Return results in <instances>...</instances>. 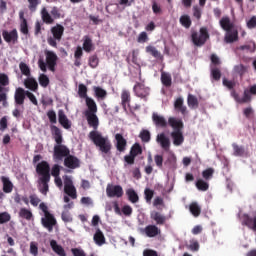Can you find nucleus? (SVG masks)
<instances>
[{
    "label": "nucleus",
    "mask_w": 256,
    "mask_h": 256,
    "mask_svg": "<svg viewBox=\"0 0 256 256\" xmlns=\"http://www.w3.org/2000/svg\"><path fill=\"white\" fill-rule=\"evenodd\" d=\"M89 67H91L92 69H95L99 66V58L97 54H93L89 57Z\"/></svg>",
    "instance_id": "nucleus-47"
},
{
    "label": "nucleus",
    "mask_w": 256,
    "mask_h": 256,
    "mask_svg": "<svg viewBox=\"0 0 256 256\" xmlns=\"http://www.w3.org/2000/svg\"><path fill=\"white\" fill-rule=\"evenodd\" d=\"M142 233L147 235V237L149 238H154L155 236L159 235L160 230L157 226L148 225V226H145L144 230H142Z\"/></svg>",
    "instance_id": "nucleus-22"
},
{
    "label": "nucleus",
    "mask_w": 256,
    "mask_h": 256,
    "mask_svg": "<svg viewBox=\"0 0 256 256\" xmlns=\"http://www.w3.org/2000/svg\"><path fill=\"white\" fill-rule=\"evenodd\" d=\"M214 169L212 167L207 168L202 172V177L204 181H209L213 178Z\"/></svg>",
    "instance_id": "nucleus-48"
},
{
    "label": "nucleus",
    "mask_w": 256,
    "mask_h": 256,
    "mask_svg": "<svg viewBox=\"0 0 256 256\" xmlns=\"http://www.w3.org/2000/svg\"><path fill=\"white\" fill-rule=\"evenodd\" d=\"M237 40H238V32H237V30L227 31L226 36H225V42L227 44H231V43H233V42H235Z\"/></svg>",
    "instance_id": "nucleus-33"
},
{
    "label": "nucleus",
    "mask_w": 256,
    "mask_h": 256,
    "mask_svg": "<svg viewBox=\"0 0 256 256\" xmlns=\"http://www.w3.org/2000/svg\"><path fill=\"white\" fill-rule=\"evenodd\" d=\"M139 138H141L144 143H148L151 140V133L148 130H143L141 134H139Z\"/></svg>",
    "instance_id": "nucleus-55"
},
{
    "label": "nucleus",
    "mask_w": 256,
    "mask_h": 256,
    "mask_svg": "<svg viewBox=\"0 0 256 256\" xmlns=\"http://www.w3.org/2000/svg\"><path fill=\"white\" fill-rule=\"evenodd\" d=\"M171 141L164 133H161V148L165 151H170Z\"/></svg>",
    "instance_id": "nucleus-38"
},
{
    "label": "nucleus",
    "mask_w": 256,
    "mask_h": 256,
    "mask_svg": "<svg viewBox=\"0 0 256 256\" xmlns=\"http://www.w3.org/2000/svg\"><path fill=\"white\" fill-rule=\"evenodd\" d=\"M19 217L25 220H32L33 213L29 211L27 208H21L19 211Z\"/></svg>",
    "instance_id": "nucleus-41"
},
{
    "label": "nucleus",
    "mask_w": 256,
    "mask_h": 256,
    "mask_svg": "<svg viewBox=\"0 0 256 256\" xmlns=\"http://www.w3.org/2000/svg\"><path fill=\"white\" fill-rule=\"evenodd\" d=\"M2 37L4 38V41L8 44H16L18 41V32L16 29H13L12 31L4 30L2 31Z\"/></svg>",
    "instance_id": "nucleus-14"
},
{
    "label": "nucleus",
    "mask_w": 256,
    "mask_h": 256,
    "mask_svg": "<svg viewBox=\"0 0 256 256\" xmlns=\"http://www.w3.org/2000/svg\"><path fill=\"white\" fill-rule=\"evenodd\" d=\"M92 91H94V94H95L97 99L104 100L106 98V96H107L106 90L101 88V87L94 86L92 88Z\"/></svg>",
    "instance_id": "nucleus-36"
},
{
    "label": "nucleus",
    "mask_w": 256,
    "mask_h": 256,
    "mask_svg": "<svg viewBox=\"0 0 256 256\" xmlns=\"http://www.w3.org/2000/svg\"><path fill=\"white\" fill-rule=\"evenodd\" d=\"M19 70L20 72H22V74L25 76V77H30V68L29 66L27 65V63H24V62H20L19 63Z\"/></svg>",
    "instance_id": "nucleus-49"
},
{
    "label": "nucleus",
    "mask_w": 256,
    "mask_h": 256,
    "mask_svg": "<svg viewBox=\"0 0 256 256\" xmlns=\"http://www.w3.org/2000/svg\"><path fill=\"white\" fill-rule=\"evenodd\" d=\"M190 212L195 217H199L200 216V214H201V207L199 206V204H197V202H192L190 204Z\"/></svg>",
    "instance_id": "nucleus-43"
},
{
    "label": "nucleus",
    "mask_w": 256,
    "mask_h": 256,
    "mask_svg": "<svg viewBox=\"0 0 256 256\" xmlns=\"http://www.w3.org/2000/svg\"><path fill=\"white\" fill-rule=\"evenodd\" d=\"M58 120L62 127H64L65 130L71 129V121L66 117L65 112L63 110H59L58 112Z\"/></svg>",
    "instance_id": "nucleus-19"
},
{
    "label": "nucleus",
    "mask_w": 256,
    "mask_h": 256,
    "mask_svg": "<svg viewBox=\"0 0 256 256\" xmlns=\"http://www.w3.org/2000/svg\"><path fill=\"white\" fill-rule=\"evenodd\" d=\"M197 190L206 192L209 190V183L206 180L198 179L195 183Z\"/></svg>",
    "instance_id": "nucleus-37"
},
{
    "label": "nucleus",
    "mask_w": 256,
    "mask_h": 256,
    "mask_svg": "<svg viewBox=\"0 0 256 256\" xmlns=\"http://www.w3.org/2000/svg\"><path fill=\"white\" fill-rule=\"evenodd\" d=\"M180 24L181 26L185 28H190L191 27V20L188 15H183L180 17Z\"/></svg>",
    "instance_id": "nucleus-54"
},
{
    "label": "nucleus",
    "mask_w": 256,
    "mask_h": 256,
    "mask_svg": "<svg viewBox=\"0 0 256 256\" xmlns=\"http://www.w3.org/2000/svg\"><path fill=\"white\" fill-rule=\"evenodd\" d=\"M80 165V159L74 155H70L64 159V166L70 170L78 169L80 168Z\"/></svg>",
    "instance_id": "nucleus-13"
},
{
    "label": "nucleus",
    "mask_w": 256,
    "mask_h": 256,
    "mask_svg": "<svg viewBox=\"0 0 256 256\" xmlns=\"http://www.w3.org/2000/svg\"><path fill=\"white\" fill-rule=\"evenodd\" d=\"M24 86L26 89H29L30 91L34 92L38 91L39 88V84L35 78H26L24 80Z\"/></svg>",
    "instance_id": "nucleus-25"
},
{
    "label": "nucleus",
    "mask_w": 256,
    "mask_h": 256,
    "mask_svg": "<svg viewBox=\"0 0 256 256\" xmlns=\"http://www.w3.org/2000/svg\"><path fill=\"white\" fill-rule=\"evenodd\" d=\"M161 83L166 88L171 87L172 86V76H171V74L162 72L161 73Z\"/></svg>",
    "instance_id": "nucleus-34"
},
{
    "label": "nucleus",
    "mask_w": 256,
    "mask_h": 256,
    "mask_svg": "<svg viewBox=\"0 0 256 256\" xmlns=\"http://www.w3.org/2000/svg\"><path fill=\"white\" fill-rule=\"evenodd\" d=\"M11 220V215L9 212H0V225L9 223Z\"/></svg>",
    "instance_id": "nucleus-53"
},
{
    "label": "nucleus",
    "mask_w": 256,
    "mask_h": 256,
    "mask_svg": "<svg viewBox=\"0 0 256 256\" xmlns=\"http://www.w3.org/2000/svg\"><path fill=\"white\" fill-rule=\"evenodd\" d=\"M85 105H86V107H88V110H86L84 113H97L98 112L97 103L94 101L93 98H85Z\"/></svg>",
    "instance_id": "nucleus-26"
},
{
    "label": "nucleus",
    "mask_w": 256,
    "mask_h": 256,
    "mask_svg": "<svg viewBox=\"0 0 256 256\" xmlns=\"http://www.w3.org/2000/svg\"><path fill=\"white\" fill-rule=\"evenodd\" d=\"M41 16H42L43 22L48 24V25H51L54 22V20L51 17V15L47 12L46 8L42 9Z\"/></svg>",
    "instance_id": "nucleus-42"
},
{
    "label": "nucleus",
    "mask_w": 256,
    "mask_h": 256,
    "mask_svg": "<svg viewBox=\"0 0 256 256\" xmlns=\"http://www.w3.org/2000/svg\"><path fill=\"white\" fill-rule=\"evenodd\" d=\"M126 195H127L128 201H130L132 204L139 203L140 197L135 192V190L133 188L127 189L126 190Z\"/></svg>",
    "instance_id": "nucleus-28"
},
{
    "label": "nucleus",
    "mask_w": 256,
    "mask_h": 256,
    "mask_svg": "<svg viewBox=\"0 0 256 256\" xmlns=\"http://www.w3.org/2000/svg\"><path fill=\"white\" fill-rule=\"evenodd\" d=\"M246 26H248L249 29L256 28V16L251 17L250 20L246 23Z\"/></svg>",
    "instance_id": "nucleus-63"
},
{
    "label": "nucleus",
    "mask_w": 256,
    "mask_h": 256,
    "mask_svg": "<svg viewBox=\"0 0 256 256\" xmlns=\"http://www.w3.org/2000/svg\"><path fill=\"white\" fill-rule=\"evenodd\" d=\"M50 164L46 161H42L36 166V173L41 175L40 179H51Z\"/></svg>",
    "instance_id": "nucleus-9"
},
{
    "label": "nucleus",
    "mask_w": 256,
    "mask_h": 256,
    "mask_svg": "<svg viewBox=\"0 0 256 256\" xmlns=\"http://www.w3.org/2000/svg\"><path fill=\"white\" fill-rule=\"evenodd\" d=\"M71 253L73 256H87L85 251L80 248H72Z\"/></svg>",
    "instance_id": "nucleus-62"
},
{
    "label": "nucleus",
    "mask_w": 256,
    "mask_h": 256,
    "mask_svg": "<svg viewBox=\"0 0 256 256\" xmlns=\"http://www.w3.org/2000/svg\"><path fill=\"white\" fill-rule=\"evenodd\" d=\"M153 197H154V191L152 189H150V188H145V190H144L145 201L148 204H151Z\"/></svg>",
    "instance_id": "nucleus-50"
},
{
    "label": "nucleus",
    "mask_w": 256,
    "mask_h": 256,
    "mask_svg": "<svg viewBox=\"0 0 256 256\" xmlns=\"http://www.w3.org/2000/svg\"><path fill=\"white\" fill-rule=\"evenodd\" d=\"M106 194L109 198H121L124 194L123 187L120 185L108 184L106 187Z\"/></svg>",
    "instance_id": "nucleus-11"
},
{
    "label": "nucleus",
    "mask_w": 256,
    "mask_h": 256,
    "mask_svg": "<svg viewBox=\"0 0 256 256\" xmlns=\"http://www.w3.org/2000/svg\"><path fill=\"white\" fill-rule=\"evenodd\" d=\"M116 150L119 152H124L127 149V140L123 137L121 133L115 134Z\"/></svg>",
    "instance_id": "nucleus-17"
},
{
    "label": "nucleus",
    "mask_w": 256,
    "mask_h": 256,
    "mask_svg": "<svg viewBox=\"0 0 256 256\" xmlns=\"http://www.w3.org/2000/svg\"><path fill=\"white\" fill-rule=\"evenodd\" d=\"M50 175H52L54 178L59 177V175H60V166L58 164H55L52 167V171L50 172Z\"/></svg>",
    "instance_id": "nucleus-61"
},
{
    "label": "nucleus",
    "mask_w": 256,
    "mask_h": 256,
    "mask_svg": "<svg viewBox=\"0 0 256 256\" xmlns=\"http://www.w3.org/2000/svg\"><path fill=\"white\" fill-rule=\"evenodd\" d=\"M47 117H48L49 122L51 124H57V114H56V112H54L53 110H49L47 112Z\"/></svg>",
    "instance_id": "nucleus-57"
},
{
    "label": "nucleus",
    "mask_w": 256,
    "mask_h": 256,
    "mask_svg": "<svg viewBox=\"0 0 256 256\" xmlns=\"http://www.w3.org/2000/svg\"><path fill=\"white\" fill-rule=\"evenodd\" d=\"M50 247H52V250L56 255L59 256H66L65 250L63 246L58 245L56 240L50 241Z\"/></svg>",
    "instance_id": "nucleus-29"
},
{
    "label": "nucleus",
    "mask_w": 256,
    "mask_h": 256,
    "mask_svg": "<svg viewBox=\"0 0 256 256\" xmlns=\"http://www.w3.org/2000/svg\"><path fill=\"white\" fill-rule=\"evenodd\" d=\"M9 77L5 73H0V85L9 86Z\"/></svg>",
    "instance_id": "nucleus-60"
},
{
    "label": "nucleus",
    "mask_w": 256,
    "mask_h": 256,
    "mask_svg": "<svg viewBox=\"0 0 256 256\" xmlns=\"http://www.w3.org/2000/svg\"><path fill=\"white\" fill-rule=\"evenodd\" d=\"M209 39L208 29L205 27L200 28V32L192 31L191 41L196 47H202Z\"/></svg>",
    "instance_id": "nucleus-3"
},
{
    "label": "nucleus",
    "mask_w": 256,
    "mask_h": 256,
    "mask_svg": "<svg viewBox=\"0 0 256 256\" xmlns=\"http://www.w3.org/2000/svg\"><path fill=\"white\" fill-rule=\"evenodd\" d=\"M84 115L86 117V121H88V125L94 130H97L99 127V118L97 116V112L84 113Z\"/></svg>",
    "instance_id": "nucleus-16"
},
{
    "label": "nucleus",
    "mask_w": 256,
    "mask_h": 256,
    "mask_svg": "<svg viewBox=\"0 0 256 256\" xmlns=\"http://www.w3.org/2000/svg\"><path fill=\"white\" fill-rule=\"evenodd\" d=\"M145 52H147L151 57H154L155 59L160 57V52L156 47L152 45L145 47Z\"/></svg>",
    "instance_id": "nucleus-39"
},
{
    "label": "nucleus",
    "mask_w": 256,
    "mask_h": 256,
    "mask_svg": "<svg viewBox=\"0 0 256 256\" xmlns=\"http://www.w3.org/2000/svg\"><path fill=\"white\" fill-rule=\"evenodd\" d=\"M26 97L27 90H24L23 88H16V92H14V103L17 106H23Z\"/></svg>",
    "instance_id": "nucleus-15"
},
{
    "label": "nucleus",
    "mask_w": 256,
    "mask_h": 256,
    "mask_svg": "<svg viewBox=\"0 0 256 256\" xmlns=\"http://www.w3.org/2000/svg\"><path fill=\"white\" fill-rule=\"evenodd\" d=\"M210 77H212L213 81H220L221 79V71L219 68H212L210 70Z\"/></svg>",
    "instance_id": "nucleus-51"
},
{
    "label": "nucleus",
    "mask_w": 256,
    "mask_h": 256,
    "mask_svg": "<svg viewBox=\"0 0 256 256\" xmlns=\"http://www.w3.org/2000/svg\"><path fill=\"white\" fill-rule=\"evenodd\" d=\"M2 190L6 194H10L14 190V184L10 181L9 177H1Z\"/></svg>",
    "instance_id": "nucleus-23"
},
{
    "label": "nucleus",
    "mask_w": 256,
    "mask_h": 256,
    "mask_svg": "<svg viewBox=\"0 0 256 256\" xmlns=\"http://www.w3.org/2000/svg\"><path fill=\"white\" fill-rule=\"evenodd\" d=\"M222 85L225 86L228 90H230L231 93H232V91H236L235 90V87H236L235 81L224 78V79H222Z\"/></svg>",
    "instance_id": "nucleus-46"
},
{
    "label": "nucleus",
    "mask_w": 256,
    "mask_h": 256,
    "mask_svg": "<svg viewBox=\"0 0 256 256\" xmlns=\"http://www.w3.org/2000/svg\"><path fill=\"white\" fill-rule=\"evenodd\" d=\"M141 154H142V148L140 144L139 143L133 144L130 150V155L137 157V155H141Z\"/></svg>",
    "instance_id": "nucleus-52"
},
{
    "label": "nucleus",
    "mask_w": 256,
    "mask_h": 256,
    "mask_svg": "<svg viewBox=\"0 0 256 256\" xmlns=\"http://www.w3.org/2000/svg\"><path fill=\"white\" fill-rule=\"evenodd\" d=\"M94 241L95 244L98 246L105 245L106 239L104 233L99 228L96 229V232L94 234Z\"/></svg>",
    "instance_id": "nucleus-27"
},
{
    "label": "nucleus",
    "mask_w": 256,
    "mask_h": 256,
    "mask_svg": "<svg viewBox=\"0 0 256 256\" xmlns=\"http://www.w3.org/2000/svg\"><path fill=\"white\" fill-rule=\"evenodd\" d=\"M143 256H159L157 251H154L152 249H145L143 251Z\"/></svg>",
    "instance_id": "nucleus-64"
},
{
    "label": "nucleus",
    "mask_w": 256,
    "mask_h": 256,
    "mask_svg": "<svg viewBox=\"0 0 256 256\" xmlns=\"http://www.w3.org/2000/svg\"><path fill=\"white\" fill-rule=\"evenodd\" d=\"M133 92H135V95L141 98L143 101H148V97L151 94V89L146 87L141 82H137L136 85L133 86Z\"/></svg>",
    "instance_id": "nucleus-7"
},
{
    "label": "nucleus",
    "mask_w": 256,
    "mask_h": 256,
    "mask_svg": "<svg viewBox=\"0 0 256 256\" xmlns=\"http://www.w3.org/2000/svg\"><path fill=\"white\" fill-rule=\"evenodd\" d=\"M150 218L151 220H154L157 225H160L161 223V214L157 211H151L150 212Z\"/></svg>",
    "instance_id": "nucleus-56"
},
{
    "label": "nucleus",
    "mask_w": 256,
    "mask_h": 256,
    "mask_svg": "<svg viewBox=\"0 0 256 256\" xmlns=\"http://www.w3.org/2000/svg\"><path fill=\"white\" fill-rule=\"evenodd\" d=\"M20 32H22L23 35L29 34L27 19H23V21L20 23Z\"/></svg>",
    "instance_id": "nucleus-58"
},
{
    "label": "nucleus",
    "mask_w": 256,
    "mask_h": 256,
    "mask_svg": "<svg viewBox=\"0 0 256 256\" xmlns=\"http://www.w3.org/2000/svg\"><path fill=\"white\" fill-rule=\"evenodd\" d=\"M89 139L103 153L109 154L112 149V144L109 137H104L103 134L97 131L89 133Z\"/></svg>",
    "instance_id": "nucleus-2"
},
{
    "label": "nucleus",
    "mask_w": 256,
    "mask_h": 256,
    "mask_svg": "<svg viewBox=\"0 0 256 256\" xmlns=\"http://www.w3.org/2000/svg\"><path fill=\"white\" fill-rule=\"evenodd\" d=\"M167 125L172 127L173 131H183L184 129V123L182 119L169 117L168 122H166V119L161 117V127H166Z\"/></svg>",
    "instance_id": "nucleus-6"
},
{
    "label": "nucleus",
    "mask_w": 256,
    "mask_h": 256,
    "mask_svg": "<svg viewBox=\"0 0 256 256\" xmlns=\"http://www.w3.org/2000/svg\"><path fill=\"white\" fill-rule=\"evenodd\" d=\"M187 106H189L190 109H198L199 100L194 95L189 94V96H187Z\"/></svg>",
    "instance_id": "nucleus-35"
},
{
    "label": "nucleus",
    "mask_w": 256,
    "mask_h": 256,
    "mask_svg": "<svg viewBox=\"0 0 256 256\" xmlns=\"http://www.w3.org/2000/svg\"><path fill=\"white\" fill-rule=\"evenodd\" d=\"M131 94L128 90H122L121 92V106L124 111H127V107H130Z\"/></svg>",
    "instance_id": "nucleus-21"
},
{
    "label": "nucleus",
    "mask_w": 256,
    "mask_h": 256,
    "mask_svg": "<svg viewBox=\"0 0 256 256\" xmlns=\"http://www.w3.org/2000/svg\"><path fill=\"white\" fill-rule=\"evenodd\" d=\"M50 181L51 178H44L38 180V183L40 184L38 190L42 195H47L48 191L50 190V186H48V183H50Z\"/></svg>",
    "instance_id": "nucleus-24"
},
{
    "label": "nucleus",
    "mask_w": 256,
    "mask_h": 256,
    "mask_svg": "<svg viewBox=\"0 0 256 256\" xmlns=\"http://www.w3.org/2000/svg\"><path fill=\"white\" fill-rule=\"evenodd\" d=\"M64 192L73 200L77 198V191L74 186L73 180L69 176L64 177Z\"/></svg>",
    "instance_id": "nucleus-8"
},
{
    "label": "nucleus",
    "mask_w": 256,
    "mask_h": 256,
    "mask_svg": "<svg viewBox=\"0 0 256 256\" xmlns=\"http://www.w3.org/2000/svg\"><path fill=\"white\" fill-rule=\"evenodd\" d=\"M234 72L238 74L240 77H243L245 73L248 72V67L243 64H238L234 66Z\"/></svg>",
    "instance_id": "nucleus-45"
},
{
    "label": "nucleus",
    "mask_w": 256,
    "mask_h": 256,
    "mask_svg": "<svg viewBox=\"0 0 256 256\" xmlns=\"http://www.w3.org/2000/svg\"><path fill=\"white\" fill-rule=\"evenodd\" d=\"M184 100L183 98H177L174 102V108L177 111H180L181 115H186L187 114V107L183 105Z\"/></svg>",
    "instance_id": "nucleus-30"
},
{
    "label": "nucleus",
    "mask_w": 256,
    "mask_h": 256,
    "mask_svg": "<svg viewBox=\"0 0 256 256\" xmlns=\"http://www.w3.org/2000/svg\"><path fill=\"white\" fill-rule=\"evenodd\" d=\"M50 133L56 143L53 151V160L55 162L63 161L64 158L70 156V149L63 145V134L56 125H50Z\"/></svg>",
    "instance_id": "nucleus-1"
},
{
    "label": "nucleus",
    "mask_w": 256,
    "mask_h": 256,
    "mask_svg": "<svg viewBox=\"0 0 256 256\" xmlns=\"http://www.w3.org/2000/svg\"><path fill=\"white\" fill-rule=\"evenodd\" d=\"M41 223L43 227L51 233L53 231V227L57 225V220L52 214H46L41 218Z\"/></svg>",
    "instance_id": "nucleus-12"
},
{
    "label": "nucleus",
    "mask_w": 256,
    "mask_h": 256,
    "mask_svg": "<svg viewBox=\"0 0 256 256\" xmlns=\"http://www.w3.org/2000/svg\"><path fill=\"white\" fill-rule=\"evenodd\" d=\"M46 55V63L49 71L55 72L57 67L58 56L56 53L50 50L44 51Z\"/></svg>",
    "instance_id": "nucleus-10"
},
{
    "label": "nucleus",
    "mask_w": 256,
    "mask_h": 256,
    "mask_svg": "<svg viewBox=\"0 0 256 256\" xmlns=\"http://www.w3.org/2000/svg\"><path fill=\"white\" fill-rule=\"evenodd\" d=\"M65 28L61 24H56L50 32L52 33L53 37L47 38L48 45L50 47L57 48V41H61L64 35Z\"/></svg>",
    "instance_id": "nucleus-4"
},
{
    "label": "nucleus",
    "mask_w": 256,
    "mask_h": 256,
    "mask_svg": "<svg viewBox=\"0 0 256 256\" xmlns=\"http://www.w3.org/2000/svg\"><path fill=\"white\" fill-rule=\"evenodd\" d=\"M233 156L243 157L246 155L245 148L237 143H232Z\"/></svg>",
    "instance_id": "nucleus-32"
},
{
    "label": "nucleus",
    "mask_w": 256,
    "mask_h": 256,
    "mask_svg": "<svg viewBox=\"0 0 256 256\" xmlns=\"http://www.w3.org/2000/svg\"><path fill=\"white\" fill-rule=\"evenodd\" d=\"M171 137H172L174 146H181L184 143L183 131H179V130L172 131Z\"/></svg>",
    "instance_id": "nucleus-20"
},
{
    "label": "nucleus",
    "mask_w": 256,
    "mask_h": 256,
    "mask_svg": "<svg viewBox=\"0 0 256 256\" xmlns=\"http://www.w3.org/2000/svg\"><path fill=\"white\" fill-rule=\"evenodd\" d=\"M251 95L256 96V84L251 86L250 89H245L243 92V98L239 97V94L232 90L231 96L233 97L234 101L239 104L249 103L251 101Z\"/></svg>",
    "instance_id": "nucleus-5"
},
{
    "label": "nucleus",
    "mask_w": 256,
    "mask_h": 256,
    "mask_svg": "<svg viewBox=\"0 0 256 256\" xmlns=\"http://www.w3.org/2000/svg\"><path fill=\"white\" fill-rule=\"evenodd\" d=\"M220 27L224 31H232L233 23L231 22V19L229 17H222L220 20Z\"/></svg>",
    "instance_id": "nucleus-31"
},
{
    "label": "nucleus",
    "mask_w": 256,
    "mask_h": 256,
    "mask_svg": "<svg viewBox=\"0 0 256 256\" xmlns=\"http://www.w3.org/2000/svg\"><path fill=\"white\" fill-rule=\"evenodd\" d=\"M147 41H149L148 34L146 32L139 33L138 38H137V42L139 44H144Z\"/></svg>",
    "instance_id": "nucleus-59"
},
{
    "label": "nucleus",
    "mask_w": 256,
    "mask_h": 256,
    "mask_svg": "<svg viewBox=\"0 0 256 256\" xmlns=\"http://www.w3.org/2000/svg\"><path fill=\"white\" fill-rule=\"evenodd\" d=\"M81 48L84 49L86 53H91L95 50V44L93 43L91 36L85 35L83 37V44Z\"/></svg>",
    "instance_id": "nucleus-18"
},
{
    "label": "nucleus",
    "mask_w": 256,
    "mask_h": 256,
    "mask_svg": "<svg viewBox=\"0 0 256 256\" xmlns=\"http://www.w3.org/2000/svg\"><path fill=\"white\" fill-rule=\"evenodd\" d=\"M88 88L85 84H79L78 86V96L82 99H87L89 98L87 95Z\"/></svg>",
    "instance_id": "nucleus-44"
},
{
    "label": "nucleus",
    "mask_w": 256,
    "mask_h": 256,
    "mask_svg": "<svg viewBox=\"0 0 256 256\" xmlns=\"http://www.w3.org/2000/svg\"><path fill=\"white\" fill-rule=\"evenodd\" d=\"M38 83H40V86L43 88H47V86L50 85V78L46 74L41 73L40 76H38Z\"/></svg>",
    "instance_id": "nucleus-40"
}]
</instances>
